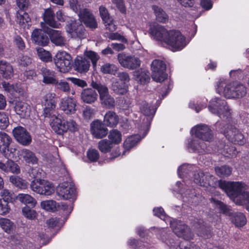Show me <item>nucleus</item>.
<instances>
[{
	"instance_id": "f257e3e1",
	"label": "nucleus",
	"mask_w": 249,
	"mask_h": 249,
	"mask_svg": "<svg viewBox=\"0 0 249 249\" xmlns=\"http://www.w3.org/2000/svg\"><path fill=\"white\" fill-rule=\"evenodd\" d=\"M218 186L236 204L244 206L249 211V191H245L243 184L220 180Z\"/></svg>"
},
{
	"instance_id": "f03ea898",
	"label": "nucleus",
	"mask_w": 249,
	"mask_h": 249,
	"mask_svg": "<svg viewBox=\"0 0 249 249\" xmlns=\"http://www.w3.org/2000/svg\"><path fill=\"white\" fill-rule=\"evenodd\" d=\"M204 141L199 139L191 138L187 140V147L194 152L202 154H220L225 156L226 154L235 155L238 153L234 146L222 143H219L217 147H215L214 149H213V152H211L210 150L207 148Z\"/></svg>"
},
{
	"instance_id": "7ed1b4c3",
	"label": "nucleus",
	"mask_w": 249,
	"mask_h": 249,
	"mask_svg": "<svg viewBox=\"0 0 249 249\" xmlns=\"http://www.w3.org/2000/svg\"><path fill=\"white\" fill-rule=\"evenodd\" d=\"M216 92L228 98H240L246 95V86L239 82L228 83L226 79H220L217 84Z\"/></svg>"
},
{
	"instance_id": "20e7f679",
	"label": "nucleus",
	"mask_w": 249,
	"mask_h": 249,
	"mask_svg": "<svg viewBox=\"0 0 249 249\" xmlns=\"http://www.w3.org/2000/svg\"><path fill=\"white\" fill-rule=\"evenodd\" d=\"M217 131L223 134L225 137L231 142L242 145L245 140L242 132L234 125L225 124L224 122L217 121L215 124Z\"/></svg>"
},
{
	"instance_id": "39448f33",
	"label": "nucleus",
	"mask_w": 249,
	"mask_h": 249,
	"mask_svg": "<svg viewBox=\"0 0 249 249\" xmlns=\"http://www.w3.org/2000/svg\"><path fill=\"white\" fill-rule=\"evenodd\" d=\"M137 104L141 112L144 115L143 121H146L145 123H143V125L141 126L140 130V133H142V138H143L149 131V126L156 109L153 107L151 103H148L147 101L142 99L139 100Z\"/></svg>"
},
{
	"instance_id": "423d86ee",
	"label": "nucleus",
	"mask_w": 249,
	"mask_h": 249,
	"mask_svg": "<svg viewBox=\"0 0 249 249\" xmlns=\"http://www.w3.org/2000/svg\"><path fill=\"white\" fill-rule=\"evenodd\" d=\"M90 86L96 89L99 94V98L102 105L105 107L110 109L114 107L115 101L113 97L109 94L108 88L99 82L95 81L92 78Z\"/></svg>"
},
{
	"instance_id": "0eeeda50",
	"label": "nucleus",
	"mask_w": 249,
	"mask_h": 249,
	"mask_svg": "<svg viewBox=\"0 0 249 249\" xmlns=\"http://www.w3.org/2000/svg\"><path fill=\"white\" fill-rule=\"evenodd\" d=\"M211 202L213 203L221 211V212L226 214L231 215V221L237 227H242L244 226L247 220L245 215L241 213L236 212L232 213L231 211L230 207L222 202L216 200L213 198H211Z\"/></svg>"
},
{
	"instance_id": "6e6552de",
	"label": "nucleus",
	"mask_w": 249,
	"mask_h": 249,
	"mask_svg": "<svg viewBox=\"0 0 249 249\" xmlns=\"http://www.w3.org/2000/svg\"><path fill=\"white\" fill-rule=\"evenodd\" d=\"M210 111L221 118H229L231 112L225 100L218 97L212 99L208 107Z\"/></svg>"
},
{
	"instance_id": "1a4fd4ad",
	"label": "nucleus",
	"mask_w": 249,
	"mask_h": 249,
	"mask_svg": "<svg viewBox=\"0 0 249 249\" xmlns=\"http://www.w3.org/2000/svg\"><path fill=\"white\" fill-rule=\"evenodd\" d=\"M188 44L186 37L178 30H171L166 45L170 47L173 51L182 50Z\"/></svg>"
},
{
	"instance_id": "9d476101",
	"label": "nucleus",
	"mask_w": 249,
	"mask_h": 249,
	"mask_svg": "<svg viewBox=\"0 0 249 249\" xmlns=\"http://www.w3.org/2000/svg\"><path fill=\"white\" fill-rule=\"evenodd\" d=\"M52 127L59 134H62L68 131L75 132L79 130L78 125L72 119L65 121L56 118L52 122Z\"/></svg>"
},
{
	"instance_id": "9b49d317",
	"label": "nucleus",
	"mask_w": 249,
	"mask_h": 249,
	"mask_svg": "<svg viewBox=\"0 0 249 249\" xmlns=\"http://www.w3.org/2000/svg\"><path fill=\"white\" fill-rule=\"evenodd\" d=\"M71 55L65 51L58 52L54 58L56 67L62 73H66L71 70Z\"/></svg>"
},
{
	"instance_id": "f8f14e48",
	"label": "nucleus",
	"mask_w": 249,
	"mask_h": 249,
	"mask_svg": "<svg viewBox=\"0 0 249 249\" xmlns=\"http://www.w3.org/2000/svg\"><path fill=\"white\" fill-rule=\"evenodd\" d=\"M30 188L34 192L45 196L51 195L54 192L53 183L45 179H34L31 183Z\"/></svg>"
},
{
	"instance_id": "ddd939ff",
	"label": "nucleus",
	"mask_w": 249,
	"mask_h": 249,
	"mask_svg": "<svg viewBox=\"0 0 249 249\" xmlns=\"http://www.w3.org/2000/svg\"><path fill=\"white\" fill-rule=\"evenodd\" d=\"M66 30L68 36L72 38L82 39L87 36L86 30L79 21L71 20L67 24Z\"/></svg>"
},
{
	"instance_id": "4468645a",
	"label": "nucleus",
	"mask_w": 249,
	"mask_h": 249,
	"mask_svg": "<svg viewBox=\"0 0 249 249\" xmlns=\"http://www.w3.org/2000/svg\"><path fill=\"white\" fill-rule=\"evenodd\" d=\"M170 227L173 232L179 237L186 240L193 239L194 234L190 228L181 221L174 220L170 223Z\"/></svg>"
},
{
	"instance_id": "2eb2a0df",
	"label": "nucleus",
	"mask_w": 249,
	"mask_h": 249,
	"mask_svg": "<svg viewBox=\"0 0 249 249\" xmlns=\"http://www.w3.org/2000/svg\"><path fill=\"white\" fill-rule=\"evenodd\" d=\"M192 135L203 141L211 142L213 140V134L209 126L205 124H200L193 127L191 131Z\"/></svg>"
},
{
	"instance_id": "dca6fc26",
	"label": "nucleus",
	"mask_w": 249,
	"mask_h": 249,
	"mask_svg": "<svg viewBox=\"0 0 249 249\" xmlns=\"http://www.w3.org/2000/svg\"><path fill=\"white\" fill-rule=\"evenodd\" d=\"M56 193L64 199L74 198L76 197V188L71 181H64L56 188Z\"/></svg>"
},
{
	"instance_id": "f3484780",
	"label": "nucleus",
	"mask_w": 249,
	"mask_h": 249,
	"mask_svg": "<svg viewBox=\"0 0 249 249\" xmlns=\"http://www.w3.org/2000/svg\"><path fill=\"white\" fill-rule=\"evenodd\" d=\"M152 78L157 82H161L167 78L165 72L166 65L161 60L155 59L151 64Z\"/></svg>"
},
{
	"instance_id": "a211bd4d",
	"label": "nucleus",
	"mask_w": 249,
	"mask_h": 249,
	"mask_svg": "<svg viewBox=\"0 0 249 249\" xmlns=\"http://www.w3.org/2000/svg\"><path fill=\"white\" fill-rule=\"evenodd\" d=\"M149 33L153 39L166 44L168 41L170 30L158 24L152 25L150 27Z\"/></svg>"
},
{
	"instance_id": "6ab92c4d",
	"label": "nucleus",
	"mask_w": 249,
	"mask_h": 249,
	"mask_svg": "<svg viewBox=\"0 0 249 249\" xmlns=\"http://www.w3.org/2000/svg\"><path fill=\"white\" fill-rule=\"evenodd\" d=\"M41 26L42 29H36L33 31L31 38L35 44L45 46L49 43L47 35V33L49 35V29L45 28V24L43 22H41Z\"/></svg>"
},
{
	"instance_id": "aec40b11",
	"label": "nucleus",
	"mask_w": 249,
	"mask_h": 249,
	"mask_svg": "<svg viewBox=\"0 0 249 249\" xmlns=\"http://www.w3.org/2000/svg\"><path fill=\"white\" fill-rule=\"evenodd\" d=\"M118 60L122 66L129 69H134L140 66V61L138 58L124 53H119Z\"/></svg>"
},
{
	"instance_id": "412c9836",
	"label": "nucleus",
	"mask_w": 249,
	"mask_h": 249,
	"mask_svg": "<svg viewBox=\"0 0 249 249\" xmlns=\"http://www.w3.org/2000/svg\"><path fill=\"white\" fill-rule=\"evenodd\" d=\"M77 102L75 99L70 96L61 98L59 107L67 114H72L75 112Z\"/></svg>"
},
{
	"instance_id": "4be33fe9",
	"label": "nucleus",
	"mask_w": 249,
	"mask_h": 249,
	"mask_svg": "<svg viewBox=\"0 0 249 249\" xmlns=\"http://www.w3.org/2000/svg\"><path fill=\"white\" fill-rule=\"evenodd\" d=\"M13 133L16 140L24 145L29 144L32 141L31 137L26 129L22 126H18L13 130Z\"/></svg>"
},
{
	"instance_id": "5701e85b",
	"label": "nucleus",
	"mask_w": 249,
	"mask_h": 249,
	"mask_svg": "<svg viewBox=\"0 0 249 249\" xmlns=\"http://www.w3.org/2000/svg\"><path fill=\"white\" fill-rule=\"evenodd\" d=\"M79 18L85 25L92 30L97 28L98 24L94 15L88 9H83L79 14Z\"/></svg>"
},
{
	"instance_id": "b1692460",
	"label": "nucleus",
	"mask_w": 249,
	"mask_h": 249,
	"mask_svg": "<svg viewBox=\"0 0 249 249\" xmlns=\"http://www.w3.org/2000/svg\"><path fill=\"white\" fill-rule=\"evenodd\" d=\"M99 13L106 29L110 32H114L117 29L113 18L110 16L107 9L104 6L99 7Z\"/></svg>"
},
{
	"instance_id": "393cba45",
	"label": "nucleus",
	"mask_w": 249,
	"mask_h": 249,
	"mask_svg": "<svg viewBox=\"0 0 249 249\" xmlns=\"http://www.w3.org/2000/svg\"><path fill=\"white\" fill-rule=\"evenodd\" d=\"M214 179V177L213 175L208 172L204 173L202 171L194 175V180L196 183L206 187L213 185Z\"/></svg>"
},
{
	"instance_id": "a878e982",
	"label": "nucleus",
	"mask_w": 249,
	"mask_h": 249,
	"mask_svg": "<svg viewBox=\"0 0 249 249\" xmlns=\"http://www.w3.org/2000/svg\"><path fill=\"white\" fill-rule=\"evenodd\" d=\"M105 125L98 120L93 121L90 124L91 133L95 138L101 139L107 135L108 130Z\"/></svg>"
},
{
	"instance_id": "bb28decb",
	"label": "nucleus",
	"mask_w": 249,
	"mask_h": 249,
	"mask_svg": "<svg viewBox=\"0 0 249 249\" xmlns=\"http://www.w3.org/2000/svg\"><path fill=\"white\" fill-rule=\"evenodd\" d=\"M90 62L85 57L78 56L74 61V69L80 73L88 72L90 67Z\"/></svg>"
},
{
	"instance_id": "cd10ccee",
	"label": "nucleus",
	"mask_w": 249,
	"mask_h": 249,
	"mask_svg": "<svg viewBox=\"0 0 249 249\" xmlns=\"http://www.w3.org/2000/svg\"><path fill=\"white\" fill-rule=\"evenodd\" d=\"M80 97L83 102L91 104L97 100L98 94L93 89L86 88L82 90Z\"/></svg>"
},
{
	"instance_id": "c85d7f7f",
	"label": "nucleus",
	"mask_w": 249,
	"mask_h": 249,
	"mask_svg": "<svg viewBox=\"0 0 249 249\" xmlns=\"http://www.w3.org/2000/svg\"><path fill=\"white\" fill-rule=\"evenodd\" d=\"M49 35L51 42L56 46H63L66 44V40L59 30L49 29Z\"/></svg>"
},
{
	"instance_id": "c756f323",
	"label": "nucleus",
	"mask_w": 249,
	"mask_h": 249,
	"mask_svg": "<svg viewBox=\"0 0 249 249\" xmlns=\"http://www.w3.org/2000/svg\"><path fill=\"white\" fill-rule=\"evenodd\" d=\"M41 74L43 76L42 82L46 84L53 85L57 80L56 78L55 72L53 70L48 69L46 67L41 68Z\"/></svg>"
},
{
	"instance_id": "7c9ffc66",
	"label": "nucleus",
	"mask_w": 249,
	"mask_h": 249,
	"mask_svg": "<svg viewBox=\"0 0 249 249\" xmlns=\"http://www.w3.org/2000/svg\"><path fill=\"white\" fill-rule=\"evenodd\" d=\"M119 121V116L113 111H107L104 115V123L107 126L115 127L118 124Z\"/></svg>"
},
{
	"instance_id": "2f4dec72",
	"label": "nucleus",
	"mask_w": 249,
	"mask_h": 249,
	"mask_svg": "<svg viewBox=\"0 0 249 249\" xmlns=\"http://www.w3.org/2000/svg\"><path fill=\"white\" fill-rule=\"evenodd\" d=\"M15 110L17 114L21 117L25 118L29 116L31 108L28 104L19 101L16 103Z\"/></svg>"
},
{
	"instance_id": "473e14b6",
	"label": "nucleus",
	"mask_w": 249,
	"mask_h": 249,
	"mask_svg": "<svg viewBox=\"0 0 249 249\" xmlns=\"http://www.w3.org/2000/svg\"><path fill=\"white\" fill-rule=\"evenodd\" d=\"M43 19L45 23L52 27L59 28L60 26V24L54 20V13L51 9L45 10Z\"/></svg>"
},
{
	"instance_id": "72a5a7b5",
	"label": "nucleus",
	"mask_w": 249,
	"mask_h": 249,
	"mask_svg": "<svg viewBox=\"0 0 249 249\" xmlns=\"http://www.w3.org/2000/svg\"><path fill=\"white\" fill-rule=\"evenodd\" d=\"M13 68L9 63L1 60L0 61V73L6 79H10L13 76Z\"/></svg>"
},
{
	"instance_id": "f704fd0d",
	"label": "nucleus",
	"mask_w": 249,
	"mask_h": 249,
	"mask_svg": "<svg viewBox=\"0 0 249 249\" xmlns=\"http://www.w3.org/2000/svg\"><path fill=\"white\" fill-rule=\"evenodd\" d=\"M142 138L139 135H132L128 137L124 142V150L122 155L126 154V152L134 147Z\"/></svg>"
},
{
	"instance_id": "c9c22d12",
	"label": "nucleus",
	"mask_w": 249,
	"mask_h": 249,
	"mask_svg": "<svg viewBox=\"0 0 249 249\" xmlns=\"http://www.w3.org/2000/svg\"><path fill=\"white\" fill-rule=\"evenodd\" d=\"M17 22L23 29L29 28L30 26L31 18L27 13L18 11L17 13Z\"/></svg>"
},
{
	"instance_id": "e433bc0d",
	"label": "nucleus",
	"mask_w": 249,
	"mask_h": 249,
	"mask_svg": "<svg viewBox=\"0 0 249 249\" xmlns=\"http://www.w3.org/2000/svg\"><path fill=\"white\" fill-rule=\"evenodd\" d=\"M134 76L136 80L141 84L148 83L150 79L148 72L144 70H139L135 71Z\"/></svg>"
},
{
	"instance_id": "4c0bfd02",
	"label": "nucleus",
	"mask_w": 249,
	"mask_h": 249,
	"mask_svg": "<svg viewBox=\"0 0 249 249\" xmlns=\"http://www.w3.org/2000/svg\"><path fill=\"white\" fill-rule=\"evenodd\" d=\"M152 9L154 11L156 19L159 22L166 23L168 21V16L161 8L156 5H153Z\"/></svg>"
},
{
	"instance_id": "58836bf2",
	"label": "nucleus",
	"mask_w": 249,
	"mask_h": 249,
	"mask_svg": "<svg viewBox=\"0 0 249 249\" xmlns=\"http://www.w3.org/2000/svg\"><path fill=\"white\" fill-rule=\"evenodd\" d=\"M17 198L21 202L29 205L30 207H34L36 203V199L28 194H20L17 196Z\"/></svg>"
},
{
	"instance_id": "ea45409f",
	"label": "nucleus",
	"mask_w": 249,
	"mask_h": 249,
	"mask_svg": "<svg viewBox=\"0 0 249 249\" xmlns=\"http://www.w3.org/2000/svg\"><path fill=\"white\" fill-rule=\"evenodd\" d=\"M216 175L221 178H225L230 176L232 173V168L227 165L215 167Z\"/></svg>"
},
{
	"instance_id": "a19ab883",
	"label": "nucleus",
	"mask_w": 249,
	"mask_h": 249,
	"mask_svg": "<svg viewBox=\"0 0 249 249\" xmlns=\"http://www.w3.org/2000/svg\"><path fill=\"white\" fill-rule=\"evenodd\" d=\"M113 144L109 140L103 139L98 142V148L101 152L105 154L111 151Z\"/></svg>"
},
{
	"instance_id": "79ce46f5",
	"label": "nucleus",
	"mask_w": 249,
	"mask_h": 249,
	"mask_svg": "<svg viewBox=\"0 0 249 249\" xmlns=\"http://www.w3.org/2000/svg\"><path fill=\"white\" fill-rule=\"evenodd\" d=\"M112 88L113 90L117 94H124L127 91V85L120 81L114 82Z\"/></svg>"
},
{
	"instance_id": "37998d69",
	"label": "nucleus",
	"mask_w": 249,
	"mask_h": 249,
	"mask_svg": "<svg viewBox=\"0 0 249 249\" xmlns=\"http://www.w3.org/2000/svg\"><path fill=\"white\" fill-rule=\"evenodd\" d=\"M41 207L48 211L55 212L57 211V203L53 200L43 201L40 204Z\"/></svg>"
},
{
	"instance_id": "c03bdc74",
	"label": "nucleus",
	"mask_w": 249,
	"mask_h": 249,
	"mask_svg": "<svg viewBox=\"0 0 249 249\" xmlns=\"http://www.w3.org/2000/svg\"><path fill=\"white\" fill-rule=\"evenodd\" d=\"M56 95L53 92H48L44 96L42 99L43 106H52L56 105Z\"/></svg>"
},
{
	"instance_id": "a18cd8bd",
	"label": "nucleus",
	"mask_w": 249,
	"mask_h": 249,
	"mask_svg": "<svg viewBox=\"0 0 249 249\" xmlns=\"http://www.w3.org/2000/svg\"><path fill=\"white\" fill-rule=\"evenodd\" d=\"M9 180L16 187L20 189H25L27 187V182L18 176H12Z\"/></svg>"
},
{
	"instance_id": "49530a36",
	"label": "nucleus",
	"mask_w": 249,
	"mask_h": 249,
	"mask_svg": "<svg viewBox=\"0 0 249 249\" xmlns=\"http://www.w3.org/2000/svg\"><path fill=\"white\" fill-rule=\"evenodd\" d=\"M108 138L113 144H118L122 141V134L118 130L113 129L109 132Z\"/></svg>"
},
{
	"instance_id": "de8ad7c7",
	"label": "nucleus",
	"mask_w": 249,
	"mask_h": 249,
	"mask_svg": "<svg viewBox=\"0 0 249 249\" xmlns=\"http://www.w3.org/2000/svg\"><path fill=\"white\" fill-rule=\"evenodd\" d=\"M38 56L43 61L45 62H50L52 60V56L51 53L46 51L42 48H38L36 49Z\"/></svg>"
},
{
	"instance_id": "09e8293b",
	"label": "nucleus",
	"mask_w": 249,
	"mask_h": 249,
	"mask_svg": "<svg viewBox=\"0 0 249 249\" xmlns=\"http://www.w3.org/2000/svg\"><path fill=\"white\" fill-rule=\"evenodd\" d=\"M53 85L57 89L65 93H68L71 91L69 84L64 80H60L59 81L57 80L56 82Z\"/></svg>"
},
{
	"instance_id": "8fccbe9b",
	"label": "nucleus",
	"mask_w": 249,
	"mask_h": 249,
	"mask_svg": "<svg viewBox=\"0 0 249 249\" xmlns=\"http://www.w3.org/2000/svg\"><path fill=\"white\" fill-rule=\"evenodd\" d=\"M101 71L104 73L115 74L117 71V68L113 64L107 63L101 66Z\"/></svg>"
},
{
	"instance_id": "3c124183",
	"label": "nucleus",
	"mask_w": 249,
	"mask_h": 249,
	"mask_svg": "<svg viewBox=\"0 0 249 249\" xmlns=\"http://www.w3.org/2000/svg\"><path fill=\"white\" fill-rule=\"evenodd\" d=\"M84 57L90 59L93 67H96L97 63L100 58L98 54L95 52L92 51H89L85 52Z\"/></svg>"
},
{
	"instance_id": "603ef678",
	"label": "nucleus",
	"mask_w": 249,
	"mask_h": 249,
	"mask_svg": "<svg viewBox=\"0 0 249 249\" xmlns=\"http://www.w3.org/2000/svg\"><path fill=\"white\" fill-rule=\"evenodd\" d=\"M7 172H11L13 173L18 174L20 170L19 166L12 160H8L7 161Z\"/></svg>"
},
{
	"instance_id": "864d4df0",
	"label": "nucleus",
	"mask_w": 249,
	"mask_h": 249,
	"mask_svg": "<svg viewBox=\"0 0 249 249\" xmlns=\"http://www.w3.org/2000/svg\"><path fill=\"white\" fill-rule=\"evenodd\" d=\"M69 6L70 8L78 14L82 11V5L78 0H70Z\"/></svg>"
},
{
	"instance_id": "5fc2aeb1",
	"label": "nucleus",
	"mask_w": 249,
	"mask_h": 249,
	"mask_svg": "<svg viewBox=\"0 0 249 249\" xmlns=\"http://www.w3.org/2000/svg\"><path fill=\"white\" fill-rule=\"evenodd\" d=\"M0 195L2 197V200L7 202L12 201V200L15 197L14 194L7 189H4L1 191Z\"/></svg>"
},
{
	"instance_id": "6e6d98bb",
	"label": "nucleus",
	"mask_w": 249,
	"mask_h": 249,
	"mask_svg": "<svg viewBox=\"0 0 249 249\" xmlns=\"http://www.w3.org/2000/svg\"><path fill=\"white\" fill-rule=\"evenodd\" d=\"M22 213L24 216L30 219H34L36 217V212L32 209L30 206H26L22 208Z\"/></svg>"
},
{
	"instance_id": "4d7b16f0",
	"label": "nucleus",
	"mask_w": 249,
	"mask_h": 249,
	"mask_svg": "<svg viewBox=\"0 0 249 249\" xmlns=\"http://www.w3.org/2000/svg\"><path fill=\"white\" fill-rule=\"evenodd\" d=\"M197 234L204 238H209L212 235L211 227L206 224L199 230Z\"/></svg>"
},
{
	"instance_id": "13d9d810",
	"label": "nucleus",
	"mask_w": 249,
	"mask_h": 249,
	"mask_svg": "<svg viewBox=\"0 0 249 249\" xmlns=\"http://www.w3.org/2000/svg\"><path fill=\"white\" fill-rule=\"evenodd\" d=\"M0 226L5 232L9 233L12 227V224L8 219L0 218Z\"/></svg>"
},
{
	"instance_id": "bf43d9fd",
	"label": "nucleus",
	"mask_w": 249,
	"mask_h": 249,
	"mask_svg": "<svg viewBox=\"0 0 249 249\" xmlns=\"http://www.w3.org/2000/svg\"><path fill=\"white\" fill-rule=\"evenodd\" d=\"M43 115L45 117L51 118L54 115L55 108L56 105L44 106Z\"/></svg>"
},
{
	"instance_id": "052dcab7",
	"label": "nucleus",
	"mask_w": 249,
	"mask_h": 249,
	"mask_svg": "<svg viewBox=\"0 0 249 249\" xmlns=\"http://www.w3.org/2000/svg\"><path fill=\"white\" fill-rule=\"evenodd\" d=\"M190 220L192 226L195 229L197 230V233H198L199 231L201 230V229L205 225L203 220L201 219L192 218Z\"/></svg>"
},
{
	"instance_id": "680f3d73",
	"label": "nucleus",
	"mask_w": 249,
	"mask_h": 249,
	"mask_svg": "<svg viewBox=\"0 0 249 249\" xmlns=\"http://www.w3.org/2000/svg\"><path fill=\"white\" fill-rule=\"evenodd\" d=\"M67 79L71 82V83H72L74 85L82 88L86 87L88 86L86 81L83 79L72 77H68L67 78Z\"/></svg>"
},
{
	"instance_id": "e2e57ef3",
	"label": "nucleus",
	"mask_w": 249,
	"mask_h": 249,
	"mask_svg": "<svg viewBox=\"0 0 249 249\" xmlns=\"http://www.w3.org/2000/svg\"><path fill=\"white\" fill-rule=\"evenodd\" d=\"M0 140L2 143L3 146L5 148L8 147L12 141L11 137L6 133L3 132H0Z\"/></svg>"
},
{
	"instance_id": "0e129e2a",
	"label": "nucleus",
	"mask_w": 249,
	"mask_h": 249,
	"mask_svg": "<svg viewBox=\"0 0 249 249\" xmlns=\"http://www.w3.org/2000/svg\"><path fill=\"white\" fill-rule=\"evenodd\" d=\"M10 211V207L8 202L0 199V214L5 215L8 213Z\"/></svg>"
},
{
	"instance_id": "69168bd1",
	"label": "nucleus",
	"mask_w": 249,
	"mask_h": 249,
	"mask_svg": "<svg viewBox=\"0 0 249 249\" xmlns=\"http://www.w3.org/2000/svg\"><path fill=\"white\" fill-rule=\"evenodd\" d=\"M2 86L5 91L10 95H13L15 91H17L16 87L13 84H10L9 83L3 82Z\"/></svg>"
},
{
	"instance_id": "338daca9",
	"label": "nucleus",
	"mask_w": 249,
	"mask_h": 249,
	"mask_svg": "<svg viewBox=\"0 0 249 249\" xmlns=\"http://www.w3.org/2000/svg\"><path fill=\"white\" fill-rule=\"evenodd\" d=\"M107 37L112 40H117L122 41V42H126L127 40L125 37L117 32L110 33L107 35Z\"/></svg>"
},
{
	"instance_id": "774afa93",
	"label": "nucleus",
	"mask_w": 249,
	"mask_h": 249,
	"mask_svg": "<svg viewBox=\"0 0 249 249\" xmlns=\"http://www.w3.org/2000/svg\"><path fill=\"white\" fill-rule=\"evenodd\" d=\"M9 124V120L7 116L3 112H0V128H5Z\"/></svg>"
}]
</instances>
